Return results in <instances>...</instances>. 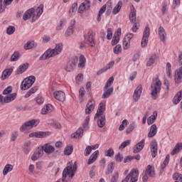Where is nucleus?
I'll return each instance as SVG.
<instances>
[{
	"instance_id": "1",
	"label": "nucleus",
	"mask_w": 182,
	"mask_h": 182,
	"mask_svg": "<svg viewBox=\"0 0 182 182\" xmlns=\"http://www.w3.org/2000/svg\"><path fill=\"white\" fill-rule=\"evenodd\" d=\"M42 14H43V4H41L36 9V13L35 9L33 8L27 10L23 16V21H28V19H31V18L32 22H35V21H36Z\"/></svg>"
},
{
	"instance_id": "2",
	"label": "nucleus",
	"mask_w": 182,
	"mask_h": 182,
	"mask_svg": "<svg viewBox=\"0 0 182 182\" xmlns=\"http://www.w3.org/2000/svg\"><path fill=\"white\" fill-rule=\"evenodd\" d=\"M105 110H106V105L103 102L100 103L95 119H97V126L100 128L105 127V124H106V116L104 114Z\"/></svg>"
},
{
	"instance_id": "3",
	"label": "nucleus",
	"mask_w": 182,
	"mask_h": 182,
	"mask_svg": "<svg viewBox=\"0 0 182 182\" xmlns=\"http://www.w3.org/2000/svg\"><path fill=\"white\" fill-rule=\"evenodd\" d=\"M62 50H63V44L62 43H57L55 44V48L47 50L41 57V59L46 60V59L53 58L54 56H56V55H60Z\"/></svg>"
},
{
	"instance_id": "4",
	"label": "nucleus",
	"mask_w": 182,
	"mask_h": 182,
	"mask_svg": "<svg viewBox=\"0 0 182 182\" xmlns=\"http://www.w3.org/2000/svg\"><path fill=\"white\" fill-rule=\"evenodd\" d=\"M77 165L76 164V162L72 163L68 162L67 164V167L64 168L63 171V177H62V181L65 182L66 181V177L69 176V177H74L75 173H76Z\"/></svg>"
},
{
	"instance_id": "5",
	"label": "nucleus",
	"mask_w": 182,
	"mask_h": 182,
	"mask_svg": "<svg viewBox=\"0 0 182 182\" xmlns=\"http://www.w3.org/2000/svg\"><path fill=\"white\" fill-rule=\"evenodd\" d=\"M151 96L154 100H156V99H157V95L160 93V90H161V81H160L159 78L154 79L151 85Z\"/></svg>"
},
{
	"instance_id": "6",
	"label": "nucleus",
	"mask_w": 182,
	"mask_h": 182,
	"mask_svg": "<svg viewBox=\"0 0 182 182\" xmlns=\"http://www.w3.org/2000/svg\"><path fill=\"white\" fill-rule=\"evenodd\" d=\"M129 21L132 23H134L132 26V32H137L139 28H140V23L136 20V9L134 6H131V12L129 14Z\"/></svg>"
},
{
	"instance_id": "7",
	"label": "nucleus",
	"mask_w": 182,
	"mask_h": 182,
	"mask_svg": "<svg viewBox=\"0 0 182 182\" xmlns=\"http://www.w3.org/2000/svg\"><path fill=\"white\" fill-rule=\"evenodd\" d=\"M35 80H36V77L33 75L25 78L21 84V90H28L35 83Z\"/></svg>"
},
{
	"instance_id": "8",
	"label": "nucleus",
	"mask_w": 182,
	"mask_h": 182,
	"mask_svg": "<svg viewBox=\"0 0 182 182\" xmlns=\"http://www.w3.org/2000/svg\"><path fill=\"white\" fill-rule=\"evenodd\" d=\"M139 180V170L133 169L122 182H137Z\"/></svg>"
},
{
	"instance_id": "9",
	"label": "nucleus",
	"mask_w": 182,
	"mask_h": 182,
	"mask_svg": "<svg viewBox=\"0 0 182 182\" xmlns=\"http://www.w3.org/2000/svg\"><path fill=\"white\" fill-rule=\"evenodd\" d=\"M39 124V120L38 119H31L25 122L21 127L20 132H26L28 130V127H36Z\"/></svg>"
},
{
	"instance_id": "10",
	"label": "nucleus",
	"mask_w": 182,
	"mask_h": 182,
	"mask_svg": "<svg viewBox=\"0 0 182 182\" xmlns=\"http://www.w3.org/2000/svg\"><path fill=\"white\" fill-rule=\"evenodd\" d=\"M96 106V102H95V100L93 98H91L86 107H85V114H90L93 110H95V107Z\"/></svg>"
},
{
	"instance_id": "11",
	"label": "nucleus",
	"mask_w": 182,
	"mask_h": 182,
	"mask_svg": "<svg viewBox=\"0 0 182 182\" xmlns=\"http://www.w3.org/2000/svg\"><path fill=\"white\" fill-rule=\"evenodd\" d=\"M76 63H77V58H71L65 68V70H66V72H73Z\"/></svg>"
},
{
	"instance_id": "12",
	"label": "nucleus",
	"mask_w": 182,
	"mask_h": 182,
	"mask_svg": "<svg viewBox=\"0 0 182 182\" xmlns=\"http://www.w3.org/2000/svg\"><path fill=\"white\" fill-rule=\"evenodd\" d=\"M90 9V1L85 0L78 7V14H83L85 11H89Z\"/></svg>"
},
{
	"instance_id": "13",
	"label": "nucleus",
	"mask_w": 182,
	"mask_h": 182,
	"mask_svg": "<svg viewBox=\"0 0 182 182\" xmlns=\"http://www.w3.org/2000/svg\"><path fill=\"white\" fill-rule=\"evenodd\" d=\"M53 97L59 102H65V100H66V95L61 90L55 91L53 92Z\"/></svg>"
},
{
	"instance_id": "14",
	"label": "nucleus",
	"mask_w": 182,
	"mask_h": 182,
	"mask_svg": "<svg viewBox=\"0 0 182 182\" xmlns=\"http://www.w3.org/2000/svg\"><path fill=\"white\" fill-rule=\"evenodd\" d=\"M41 151L46 152V154H52L55 152V146L50 145V144H45L41 146Z\"/></svg>"
},
{
	"instance_id": "15",
	"label": "nucleus",
	"mask_w": 182,
	"mask_h": 182,
	"mask_svg": "<svg viewBox=\"0 0 182 182\" xmlns=\"http://www.w3.org/2000/svg\"><path fill=\"white\" fill-rule=\"evenodd\" d=\"M143 91V87L141 85H139L137 86V87L135 89L133 99L135 102H138L140 99V96H141V92Z\"/></svg>"
},
{
	"instance_id": "16",
	"label": "nucleus",
	"mask_w": 182,
	"mask_h": 182,
	"mask_svg": "<svg viewBox=\"0 0 182 182\" xmlns=\"http://www.w3.org/2000/svg\"><path fill=\"white\" fill-rule=\"evenodd\" d=\"M46 136H49V132H33L29 134V137H36L37 139H43L44 137H46Z\"/></svg>"
},
{
	"instance_id": "17",
	"label": "nucleus",
	"mask_w": 182,
	"mask_h": 182,
	"mask_svg": "<svg viewBox=\"0 0 182 182\" xmlns=\"http://www.w3.org/2000/svg\"><path fill=\"white\" fill-rule=\"evenodd\" d=\"M85 39L88 41L90 46L95 48V38L93 37V31H90L87 33V35L85 37Z\"/></svg>"
},
{
	"instance_id": "18",
	"label": "nucleus",
	"mask_w": 182,
	"mask_h": 182,
	"mask_svg": "<svg viewBox=\"0 0 182 182\" xmlns=\"http://www.w3.org/2000/svg\"><path fill=\"white\" fill-rule=\"evenodd\" d=\"M75 25L76 21L75 19L71 20L70 26L68 28L65 32V36H70L71 35H73V30L75 29Z\"/></svg>"
},
{
	"instance_id": "19",
	"label": "nucleus",
	"mask_w": 182,
	"mask_h": 182,
	"mask_svg": "<svg viewBox=\"0 0 182 182\" xmlns=\"http://www.w3.org/2000/svg\"><path fill=\"white\" fill-rule=\"evenodd\" d=\"M150 149H151V156L153 159H154L157 156V150H158L157 141H152L151 142Z\"/></svg>"
},
{
	"instance_id": "20",
	"label": "nucleus",
	"mask_w": 182,
	"mask_h": 182,
	"mask_svg": "<svg viewBox=\"0 0 182 182\" xmlns=\"http://www.w3.org/2000/svg\"><path fill=\"white\" fill-rule=\"evenodd\" d=\"M12 72H14V69L12 68H7L5 69L1 76V80H6V79H8V77H9V76H11V75H12Z\"/></svg>"
},
{
	"instance_id": "21",
	"label": "nucleus",
	"mask_w": 182,
	"mask_h": 182,
	"mask_svg": "<svg viewBox=\"0 0 182 182\" xmlns=\"http://www.w3.org/2000/svg\"><path fill=\"white\" fill-rule=\"evenodd\" d=\"M143 149H144V139L141 140L134 146V153H139V151H141Z\"/></svg>"
},
{
	"instance_id": "22",
	"label": "nucleus",
	"mask_w": 182,
	"mask_h": 182,
	"mask_svg": "<svg viewBox=\"0 0 182 182\" xmlns=\"http://www.w3.org/2000/svg\"><path fill=\"white\" fill-rule=\"evenodd\" d=\"M182 80V67L176 70L175 73V82L176 83H181Z\"/></svg>"
},
{
	"instance_id": "23",
	"label": "nucleus",
	"mask_w": 182,
	"mask_h": 182,
	"mask_svg": "<svg viewBox=\"0 0 182 182\" xmlns=\"http://www.w3.org/2000/svg\"><path fill=\"white\" fill-rule=\"evenodd\" d=\"M97 156H99V150L93 152L90 156L87 162L88 166H90V164H93V163L95 162L96 160H97Z\"/></svg>"
},
{
	"instance_id": "24",
	"label": "nucleus",
	"mask_w": 182,
	"mask_h": 182,
	"mask_svg": "<svg viewBox=\"0 0 182 182\" xmlns=\"http://www.w3.org/2000/svg\"><path fill=\"white\" fill-rule=\"evenodd\" d=\"M159 35L161 42H164V43L166 42V38L167 36V33H166V30L164 29V28L161 26L159 28Z\"/></svg>"
},
{
	"instance_id": "25",
	"label": "nucleus",
	"mask_w": 182,
	"mask_h": 182,
	"mask_svg": "<svg viewBox=\"0 0 182 182\" xmlns=\"http://www.w3.org/2000/svg\"><path fill=\"white\" fill-rule=\"evenodd\" d=\"M157 134V126L156 124H154L151 126L150 131L148 134V137L151 139V137H154Z\"/></svg>"
},
{
	"instance_id": "26",
	"label": "nucleus",
	"mask_w": 182,
	"mask_h": 182,
	"mask_svg": "<svg viewBox=\"0 0 182 182\" xmlns=\"http://www.w3.org/2000/svg\"><path fill=\"white\" fill-rule=\"evenodd\" d=\"M182 99V90L176 93L173 100V105H178Z\"/></svg>"
},
{
	"instance_id": "27",
	"label": "nucleus",
	"mask_w": 182,
	"mask_h": 182,
	"mask_svg": "<svg viewBox=\"0 0 182 182\" xmlns=\"http://www.w3.org/2000/svg\"><path fill=\"white\" fill-rule=\"evenodd\" d=\"M28 63H23L17 69V74L22 75V73H23V72H25L26 69H28Z\"/></svg>"
},
{
	"instance_id": "28",
	"label": "nucleus",
	"mask_w": 182,
	"mask_h": 182,
	"mask_svg": "<svg viewBox=\"0 0 182 182\" xmlns=\"http://www.w3.org/2000/svg\"><path fill=\"white\" fill-rule=\"evenodd\" d=\"M83 136V129L79 128L75 133L71 134V137L73 139H79Z\"/></svg>"
},
{
	"instance_id": "29",
	"label": "nucleus",
	"mask_w": 182,
	"mask_h": 182,
	"mask_svg": "<svg viewBox=\"0 0 182 182\" xmlns=\"http://www.w3.org/2000/svg\"><path fill=\"white\" fill-rule=\"evenodd\" d=\"M16 98V93L11 94L9 96L4 97L3 102L4 103H9V102H12V100H15Z\"/></svg>"
},
{
	"instance_id": "30",
	"label": "nucleus",
	"mask_w": 182,
	"mask_h": 182,
	"mask_svg": "<svg viewBox=\"0 0 182 182\" xmlns=\"http://www.w3.org/2000/svg\"><path fill=\"white\" fill-rule=\"evenodd\" d=\"M146 173L149 177H154L156 176V172L154 171V168L151 165H148L146 169Z\"/></svg>"
},
{
	"instance_id": "31",
	"label": "nucleus",
	"mask_w": 182,
	"mask_h": 182,
	"mask_svg": "<svg viewBox=\"0 0 182 182\" xmlns=\"http://www.w3.org/2000/svg\"><path fill=\"white\" fill-rule=\"evenodd\" d=\"M114 166H116V163L114 162H111L107 165L106 171L107 176H108L109 174H112V173H113V171H114Z\"/></svg>"
},
{
	"instance_id": "32",
	"label": "nucleus",
	"mask_w": 182,
	"mask_h": 182,
	"mask_svg": "<svg viewBox=\"0 0 182 182\" xmlns=\"http://www.w3.org/2000/svg\"><path fill=\"white\" fill-rule=\"evenodd\" d=\"M122 6H123V3L122 1H119L112 10L113 15H117V14L120 12V9H122Z\"/></svg>"
},
{
	"instance_id": "33",
	"label": "nucleus",
	"mask_w": 182,
	"mask_h": 182,
	"mask_svg": "<svg viewBox=\"0 0 182 182\" xmlns=\"http://www.w3.org/2000/svg\"><path fill=\"white\" fill-rule=\"evenodd\" d=\"M42 156H43V151L42 150H39L37 152H35L32 156H31V160L33 161H36V160H38V159H39V157H42Z\"/></svg>"
},
{
	"instance_id": "34",
	"label": "nucleus",
	"mask_w": 182,
	"mask_h": 182,
	"mask_svg": "<svg viewBox=\"0 0 182 182\" xmlns=\"http://www.w3.org/2000/svg\"><path fill=\"white\" fill-rule=\"evenodd\" d=\"M12 170H14V166L9 164H6L3 170V176H6V174L10 171H12Z\"/></svg>"
},
{
	"instance_id": "35",
	"label": "nucleus",
	"mask_w": 182,
	"mask_h": 182,
	"mask_svg": "<svg viewBox=\"0 0 182 182\" xmlns=\"http://www.w3.org/2000/svg\"><path fill=\"white\" fill-rule=\"evenodd\" d=\"M156 117H157V112H154L153 114L151 115L147 119V123L149 126H150V124H153V123L156 122Z\"/></svg>"
},
{
	"instance_id": "36",
	"label": "nucleus",
	"mask_w": 182,
	"mask_h": 182,
	"mask_svg": "<svg viewBox=\"0 0 182 182\" xmlns=\"http://www.w3.org/2000/svg\"><path fill=\"white\" fill-rule=\"evenodd\" d=\"M112 95H113V87H111V88L107 90L102 95V99H107V98L110 97V96H112Z\"/></svg>"
},
{
	"instance_id": "37",
	"label": "nucleus",
	"mask_w": 182,
	"mask_h": 182,
	"mask_svg": "<svg viewBox=\"0 0 182 182\" xmlns=\"http://www.w3.org/2000/svg\"><path fill=\"white\" fill-rule=\"evenodd\" d=\"M52 112V105H46L41 109V114H48V113Z\"/></svg>"
},
{
	"instance_id": "38",
	"label": "nucleus",
	"mask_w": 182,
	"mask_h": 182,
	"mask_svg": "<svg viewBox=\"0 0 182 182\" xmlns=\"http://www.w3.org/2000/svg\"><path fill=\"white\" fill-rule=\"evenodd\" d=\"M182 149V144H177L175 147L173 148V151L171 152V156H174V154H177L180 150Z\"/></svg>"
},
{
	"instance_id": "39",
	"label": "nucleus",
	"mask_w": 182,
	"mask_h": 182,
	"mask_svg": "<svg viewBox=\"0 0 182 182\" xmlns=\"http://www.w3.org/2000/svg\"><path fill=\"white\" fill-rule=\"evenodd\" d=\"M73 152V146L69 145L65 148L64 154L65 156H70Z\"/></svg>"
},
{
	"instance_id": "40",
	"label": "nucleus",
	"mask_w": 182,
	"mask_h": 182,
	"mask_svg": "<svg viewBox=\"0 0 182 182\" xmlns=\"http://www.w3.org/2000/svg\"><path fill=\"white\" fill-rule=\"evenodd\" d=\"M76 11H77V3H74L69 10L70 16H73L76 14Z\"/></svg>"
},
{
	"instance_id": "41",
	"label": "nucleus",
	"mask_w": 182,
	"mask_h": 182,
	"mask_svg": "<svg viewBox=\"0 0 182 182\" xmlns=\"http://www.w3.org/2000/svg\"><path fill=\"white\" fill-rule=\"evenodd\" d=\"M156 59H157V55L156 54H153L147 61L146 66H151V65H154Z\"/></svg>"
},
{
	"instance_id": "42",
	"label": "nucleus",
	"mask_w": 182,
	"mask_h": 182,
	"mask_svg": "<svg viewBox=\"0 0 182 182\" xmlns=\"http://www.w3.org/2000/svg\"><path fill=\"white\" fill-rule=\"evenodd\" d=\"M86 63V58L83 55H80L79 63H78V68H85V65Z\"/></svg>"
},
{
	"instance_id": "43",
	"label": "nucleus",
	"mask_w": 182,
	"mask_h": 182,
	"mask_svg": "<svg viewBox=\"0 0 182 182\" xmlns=\"http://www.w3.org/2000/svg\"><path fill=\"white\" fill-rule=\"evenodd\" d=\"M114 80V78L113 77H110L107 81L104 90H107V88L110 87V86H112V85L113 84Z\"/></svg>"
},
{
	"instance_id": "44",
	"label": "nucleus",
	"mask_w": 182,
	"mask_h": 182,
	"mask_svg": "<svg viewBox=\"0 0 182 182\" xmlns=\"http://www.w3.org/2000/svg\"><path fill=\"white\" fill-rule=\"evenodd\" d=\"M168 161H170V155H166L163 164H161V170H164V168H166V167H167V165L168 164Z\"/></svg>"
},
{
	"instance_id": "45",
	"label": "nucleus",
	"mask_w": 182,
	"mask_h": 182,
	"mask_svg": "<svg viewBox=\"0 0 182 182\" xmlns=\"http://www.w3.org/2000/svg\"><path fill=\"white\" fill-rule=\"evenodd\" d=\"M33 46H35L34 41H28L24 46V49H26V50H29V49H32Z\"/></svg>"
},
{
	"instance_id": "46",
	"label": "nucleus",
	"mask_w": 182,
	"mask_h": 182,
	"mask_svg": "<svg viewBox=\"0 0 182 182\" xmlns=\"http://www.w3.org/2000/svg\"><path fill=\"white\" fill-rule=\"evenodd\" d=\"M65 25H66V19L63 18L60 21L59 24L57 26L56 30L60 31V29H62Z\"/></svg>"
},
{
	"instance_id": "47",
	"label": "nucleus",
	"mask_w": 182,
	"mask_h": 182,
	"mask_svg": "<svg viewBox=\"0 0 182 182\" xmlns=\"http://www.w3.org/2000/svg\"><path fill=\"white\" fill-rule=\"evenodd\" d=\"M132 143V141L130 139H128L127 141H124L119 146V150H124V149H126L127 146H129Z\"/></svg>"
},
{
	"instance_id": "48",
	"label": "nucleus",
	"mask_w": 182,
	"mask_h": 182,
	"mask_svg": "<svg viewBox=\"0 0 182 182\" xmlns=\"http://www.w3.org/2000/svg\"><path fill=\"white\" fill-rule=\"evenodd\" d=\"M86 95V90L83 87H81L79 90V97L81 100V102H83V96Z\"/></svg>"
},
{
	"instance_id": "49",
	"label": "nucleus",
	"mask_w": 182,
	"mask_h": 182,
	"mask_svg": "<svg viewBox=\"0 0 182 182\" xmlns=\"http://www.w3.org/2000/svg\"><path fill=\"white\" fill-rule=\"evenodd\" d=\"M105 154L107 157H113L114 156V150L111 147L105 151Z\"/></svg>"
},
{
	"instance_id": "50",
	"label": "nucleus",
	"mask_w": 182,
	"mask_h": 182,
	"mask_svg": "<svg viewBox=\"0 0 182 182\" xmlns=\"http://www.w3.org/2000/svg\"><path fill=\"white\" fill-rule=\"evenodd\" d=\"M173 180H175L176 181L182 182V174L181 173H175L173 175Z\"/></svg>"
},
{
	"instance_id": "51",
	"label": "nucleus",
	"mask_w": 182,
	"mask_h": 182,
	"mask_svg": "<svg viewBox=\"0 0 182 182\" xmlns=\"http://www.w3.org/2000/svg\"><path fill=\"white\" fill-rule=\"evenodd\" d=\"M148 43H149V38L146 36H143L142 41L141 43V48H146V46H147Z\"/></svg>"
},
{
	"instance_id": "52",
	"label": "nucleus",
	"mask_w": 182,
	"mask_h": 182,
	"mask_svg": "<svg viewBox=\"0 0 182 182\" xmlns=\"http://www.w3.org/2000/svg\"><path fill=\"white\" fill-rule=\"evenodd\" d=\"M130 48V41H129L128 40L124 38L123 41V48L125 50H127V49H129Z\"/></svg>"
},
{
	"instance_id": "53",
	"label": "nucleus",
	"mask_w": 182,
	"mask_h": 182,
	"mask_svg": "<svg viewBox=\"0 0 182 182\" xmlns=\"http://www.w3.org/2000/svg\"><path fill=\"white\" fill-rule=\"evenodd\" d=\"M19 59V53L14 52V53L11 57V62H16Z\"/></svg>"
},
{
	"instance_id": "54",
	"label": "nucleus",
	"mask_w": 182,
	"mask_h": 182,
	"mask_svg": "<svg viewBox=\"0 0 182 182\" xmlns=\"http://www.w3.org/2000/svg\"><path fill=\"white\" fill-rule=\"evenodd\" d=\"M166 73L168 77H171V64L170 63H166Z\"/></svg>"
},
{
	"instance_id": "55",
	"label": "nucleus",
	"mask_w": 182,
	"mask_h": 182,
	"mask_svg": "<svg viewBox=\"0 0 182 182\" xmlns=\"http://www.w3.org/2000/svg\"><path fill=\"white\" fill-rule=\"evenodd\" d=\"M16 29L14 26H9L6 29L7 35H12L15 32Z\"/></svg>"
},
{
	"instance_id": "56",
	"label": "nucleus",
	"mask_w": 182,
	"mask_h": 182,
	"mask_svg": "<svg viewBox=\"0 0 182 182\" xmlns=\"http://www.w3.org/2000/svg\"><path fill=\"white\" fill-rule=\"evenodd\" d=\"M91 153H92V146H86L84 151V156H85V157H87V156H89Z\"/></svg>"
},
{
	"instance_id": "57",
	"label": "nucleus",
	"mask_w": 182,
	"mask_h": 182,
	"mask_svg": "<svg viewBox=\"0 0 182 182\" xmlns=\"http://www.w3.org/2000/svg\"><path fill=\"white\" fill-rule=\"evenodd\" d=\"M114 53H115V55H119V53H122V46L117 45L114 49Z\"/></svg>"
},
{
	"instance_id": "58",
	"label": "nucleus",
	"mask_w": 182,
	"mask_h": 182,
	"mask_svg": "<svg viewBox=\"0 0 182 182\" xmlns=\"http://www.w3.org/2000/svg\"><path fill=\"white\" fill-rule=\"evenodd\" d=\"M143 36H145V38L150 37V28H149V26L145 27Z\"/></svg>"
},
{
	"instance_id": "59",
	"label": "nucleus",
	"mask_w": 182,
	"mask_h": 182,
	"mask_svg": "<svg viewBox=\"0 0 182 182\" xmlns=\"http://www.w3.org/2000/svg\"><path fill=\"white\" fill-rule=\"evenodd\" d=\"M115 160L118 163H122V161H123V155H122L120 153H118L117 155H115Z\"/></svg>"
},
{
	"instance_id": "60",
	"label": "nucleus",
	"mask_w": 182,
	"mask_h": 182,
	"mask_svg": "<svg viewBox=\"0 0 182 182\" xmlns=\"http://www.w3.org/2000/svg\"><path fill=\"white\" fill-rule=\"evenodd\" d=\"M12 93V87L9 86L7 87L4 91L3 95H11Z\"/></svg>"
},
{
	"instance_id": "61",
	"label": "nucleus",
	"mask_w": 182,
	"mask_h": 182,
	"mask_svg": "<svg viewBox=\"0 0 182 182\" xmlns=\"http://www.w3.org/2000/svg\"><path fill=\"white\" fill-rule=\"evenodd\" d=\"M133 130H134V124H131L129 127L127 129V134H130V133H132Z\"/></svg>"
},
{
	"instance_id": "62",
	"label": "nucleus",
	"mask_w": 182,
	"mask_h": 182,
	"mask_svg": "<svg viewBox=\"0 0 182 182\" xmlns=\"http://www.w3.org/2000/svg\"><path fill=\"white\" fill-rule=\"evenodd\" d=\"M120 40L119 36H114L113 39L112 41V46H114V45H117L119 43V41Z\"/></svg>"
},
{
	"instance_id": "63",
	"label": "nucleus",
	"mask_w": 182,
	"mask_h": 182,
	"mask_svg": "<svg viewBox=\"0 0 182 182\" xmlns=\"http://www.w3.org/2000/svg\"><path fill=\"white\" fill-rule=\"evenodd\" d=\"M119 180V172H116L111 178V182H117Z\"/></svg>"
},
{
	"instance_id": "64",
	"label": "nucleus",
	"mask_w": 182,
	"mask_h": 182,
	"mask_svg": "<svg viewBox=\"0 0 182 182\" xmlns=\"http://www.w3.org/2000/svg\"><path fill=\"white\" fill-rule=\"evenodd\" d=\"M17 137H18V132H14L11 134V141H15Z\"/></svg>"
}]
</instances>
